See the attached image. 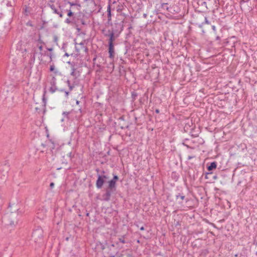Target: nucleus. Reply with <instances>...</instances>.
<instances>
[{
    "label": "nucleus",
    "mask_w": 257,
    "mask_h": 257,
    "mask_svg": "<svg viewBox=\"0 0 257 257\" xmlns=\"http://www.w3.org/2000/svg\"><path fill=\"white\" fill-rule=\"evenodd\" d=\"M123 23L124 22L123 21L114 23L112 25L111 30L110 31L115 34L116 36H119L123 29Z\"/></svg>",
    "instance_id": "f257e3e1"
},
{
    "label": "nucleus",
    "mask_w": 257,
    "mask_h": 257,
    "mask_svg": "<svg viewBox=\"0 0 257 257\" xmlns=\"http://www.w3.org/2000/svg\"><path fill=\"white\" fill-rule=\"evenodd\" d=\"M10 170V166L9 162L7 161L4 165L0 167V178L2 180H6L7 178L9 171Z\"/></svg>",
    "instance_id": "f03ea898"
},
{
    "label": "nucleus",
    "mask_w": 257,
    "mask_h": 257,
    "mask_svg": "<svg viewBox=\"0 0 257 257\" xmlns=\"http://www.w3.org/2000/svg\"><path fill=\"white\" fill-rule=\"evenodd\" d=\"M43 231L40 227H37L32 234V239L35 242H38L43 237Z\"/></svg>",
    "instance_id": "7ed1b4c3"
},
{
    "label": "nucleus",
    "mask_w": 257,
    "mask_h": 257,
    "mask_svg": "<svg viewBox=\"0 0 257 257\" xmlns=\"http://www.w3.org/2000/svg\"><path fill=\"white\" fill-rule=\"evenodd\" d=\"M109 178L107 175L97 174V179L96 181V187L98 189H101L104 183L105 180Z\"/></svg>",
    "instance_id": "20e7f679"
},
{
    "label": "nucleus",
    "mask_w": 257,
    "mask_h": 257,
    "mask_svg": "<svg viewBox=\"0 0 257 257\" xmlns=\"http://www.w3.org/2000/svg\"><path fill=\"white\" fill-rule=\"evenodd\" d=\"M81 17V15L79 14L77 16L76 14L73 15V17H72L70 18H67L65 20V23L68 25L71 26H74L76 25L77 24H79V17Z\"/></svg>",
    "instance_id": "39448f33"
},
{
    "label": "nucleus",
    "mask_w": 257,
    "mask_h": 257,
    "mask_svg": "<svg viewBox=\"0 0 257 257\" xmlns=\"http://www.w3.org/2000/svg\"><path fill=\"white\" fill-rule=\"evenodd\" d=\"M128 241L125 239V235H122L118 238L115 241V245L118 249H120L124 248L123 244L127 243Z\"/></svg>",
    "instance_id": "423d86ee"
},
{
    "label": "nucleus",
    "mask_w": 257,
    "mask_h": 257,
    "mask_svg": "<svg viewBox=\"0 0 257 257\" xmlns=\"http://www.w3.org/2000/svg\"><path fill=\"white\" fill-rule=\"evenodd\" d=\"M115 191V190L107 187L105 189V192L102 195V200L105 201H109L112 194Z\"/></svg>",
    "instance_id": "0eeeda50"
},
{
    "label": "nucleus",
    "mask_w": 257,
    "mask_h": 257,
    "mask_svg": "<svg viewBox=\"0 0 257 257\" xmlns=\"http://www.w3.org/2000/svg\"><path fill=\"white\" fill-rule=\"evenodd\" d=\"M10 222L8 223V225H10L12 227L16 226V225L18 223V219L15 217V214L11 213L9 216Z\"/></svg>",
    "instance_id": "6e6552de"
},
{
    "label": "nucleus",
    "mask_w": 257,
    "mask_h": 257,
    "mask_svg": "<svg viewBox=\"0 0 257 257\" xmlns=\"http://www.w3.org/2000/svg\"><path fill=\"white\" fill-rule=\"evenodd\" d=\"M108 32L109 33V34H104V36L109 37L108 40V44H113V41L116 38L118 37L119 36H116L115 34L110 31V30H109Z\"/></svg>",
    "instance_id": "1a4fd4ad"
},
{
    "label": "nucleus",
    "mask_w": 257,
    "mask_h": 257,
    "mask_svg": "<svg viewBox=\"0 0 257 257\" xmlns=\"http://www.w3.org/2000/svg\"><path fill=\"white\" fill-rule=\"evenodd\" d=\"M50 84L51 86L50 87L49 90L51 93H54L56 90H58V88L56 86V79L55 77H52L50 82Z\"/></svg>",
    "instance_id": "9d476101"
},
{
    "label": "nucleus",
    "mask_w": 257,
    "mask_h": 257,
    "mask_svg": "<svg viewBox=\"0 0 257 257\" xmlns=\"http://www.w3.org/2000/svg\"><path fill=\"white\" fill-rule=\"evenodd\" d=\"M109 58L113 59L114 57V49L113 44H108Z\"/></svg>",
    "instance_id": "9b49d317"
},
{
    "label": "nucleus",
    "mask_w": 257,
    "mask_h": 257,
    "mask_svg": "<svg viewBox=\"0 0 257 257\" xmlns=\"http://www.w3.org/2000/svg\"><path fill=\"white\" fill-rule=\"evenodd\" d=\"M108 185L107 188L116 191V182L113 180H110L109 181H108Z\"/></svg>",
    "instance_id": "f8f14e48"
},
{
    "label": "nucleus",
    "mask_w": 257,
    "mask_h": 257,
    "mask_svg": "<svg viewBox=\"0 0 257 257\" xmlns=\"http://www.w3.org/2000/svg\"><path fill=\"white\" fill-rule=\"evenodd\" d=\"M217 167V163L216 162H213L210 163L209 165L207 166V170L209 171H211L213 170V169H215Z\"/></svg>",
    "instance_id": "ddd939ff"
},
{
    "label": "nucleus",
    "mask_w": 257,
    "mask_h": 257,
    "mask_svg": "<svg viewBox=\"0 0 257 257\" xmlns=\"http://www.w3.org/2000/svg\"><path fill=\"white\" fill-rule=\"evenodd\" d=\"M167 3H163L161 5V8L163 10H166L170 13H172V8L167 6Z\"/></svg>",
    "instance_id": "4468645a"
},
{
    "label": "nucleus",
    "mask_w": 257,
    "mask_h": 257,
    "mask_svg": "<svg viewBox=\"0 0 257 257\" xmlns=\"http://www.w3.org/2000/svg\"><path fill=\"white\" fill-rule=\"evenodd\" d=\"M67 63L71 66V72L76 71V68H75V64L74 62L69 61Z\"/></svg>",
    "instance_id": "2eb2a0df"
},
{
    "label": "nucleus",
    "mask_w": 257,
    "mask_h": 257,
    "mask_svg": "<svg viewBox=\"0 0 257 257\" xmlns=\"http://www.w3.org/2000/svg\"><path fill=\"white\" fill-rule=\"evenodd\" d=\"M48 6L51 8V9L53 10V13L54 14L58 13V11H59L58 9H56L55 6L53 4H49Z\"/></svg>",
    "instance_id": "dca6fc26"
},
{
    "label": "nucleus",
    "mask_w": 257,
    "mask_h": 257,
    "mask_svg": "<svg viewBox=\"0 0 257 257\" xmlns=\"http://www.w3.org/2000/svg\"><path fill=\"white\" fill-rule=\"evenodd\" d=\"M66 11L67 12V15L68 17V18H70L72 17H73V15H75V14L71 11V9L66 10Z\"/></svg>",
    "instance_id": "f3484780"
},
{
    "label": "nucleus",
    "mask_w": 257,
    "mask_h": 257,
    "mask_svg": "<svg viewBox=\"0 0 257 257\" xmlns=\"http://www.w3.org/2000/svg\"><path fill=\"white\" fill-rule=\"evenodd\" d=\"M84 43H85L84 42H81V43H79V45L80 46H81V48L84 49V51L86 53H87L88 52V48L86 47H85L84 46Z\"/></svg>",
    "instance_id": "a211bd4d"
},
{
    "label": "nucleus",
    "mask_w": 257,
    "mask_h": 257,
    "mask_svg": "<svg viewBox=\"0 0 257 257\" xmlns=\"http://www.w3.org/2000/svg\"><path fill=\"white\" fill-rule=\"evenodd\" d=\"M46 93V90H45L44 91V93H43V98H42V100H43V102L44 103V106L46 105V101H47V99H46V98L45 97Z\"/></svg>",
    "instance_id": "6ab92c4d"
},
{
    "label": "nucleus",
    "mask_w": 257,
    "mask_h": 257,
    "mask_svg": "<svg viewBox=\"0 0 257 257\" xmlns=\"http://www.w3.org/2000/svg\"><path fill=\"white\" fill-rule=\"evenodd\" d=\"M179 198L183 200L185 199V197L183 194H179L176 196V199H178Z\"/></svg>",
    "instance_id": "aec40b11"
},
{
    "label": "nucleus",
    "mask_w": 257,
    "mask_h": 257,
    "mask_svg": "<svg viewBox=\"0 0 257 257\" xmlns=\"http://www.w3.org/2000/svg\"><path fill=\"white\" fill-rule=\"evenodd\" d=\"M59 9H61V6H59ZM56 14H57L59 15V17L62 18L63 17V12L62 11H61V10H60L59 11H58V13H56Z\"/></svg>",
    "instance_id": "412c9836"
},
{
    "label": "nucleus",
    "mask_w": 257,
    "mask_h": 257,
    "mask_svg": "<svg viewBox=\"0 0 257 257\" xmlns=\"http://www.w3.org/2000/svg\"><path fill=\"white\" fill-rule=\"evenodd\" d=\"M77 73H79L78 72H76V71H75V72H71L70 75L71 76L74 77L75 78H76L78 76H79V74H77Z\"/></svg>",
    "instance_id": "4be33fe9"
},
{
    "label": "nucleus",
    "mask_w": 257,
    "mask_h": 257,
    "mask_svg": "<svg viewBox=\"0 0 257 257\" xmlns=\"http://www.w3.org/2000/svg\"><path fill=\"white\" fill-rule=\"evenodd\" d=\"M116 252H107V254H108V256L107 257H115V254H116Z\"/></svg>",
    "instance_id": "5701e85b"
},
{
    "label": "nucleus",
    "mask_w": 257,
    "mask_h": 257,
    "mask_svg": "<svg viewBox=\"0 0 257 257\" xmlns=\"http://www.w3.org/2000/svg\"><path fill=\"white\" fill-rule=\"evenodd\" d=\"M107 15L108 18L111 17V12H110V6L108 5L107 9Z\"/></svg>",
    "instance_id": "b1692460"
},
{
    "label": "nucleus",
    "mask_w": 257,
    "mask_h": 257,
    "mask_svg": "<svg viewBox=\"0 0 257 257\" xmlns=\"http://www.w3.org/2000/svg\"><path fill=\"white\" fill-rule=\"evenodd\" d=\"M138 96V94L135 92V91H133L132 92V97L133 99V100H135L136 99V97H137Z\"/></svg>",
    "instance_id": "393cba45"
},
{
    "label": "nucleus",
    "mask_w": 257,
    "mask_h": 257,
    "mask_svg": "<svg viewBox=\"0 0 257 257\" xmlns=\"http://www.w3.org/2000/svg\"><path fill=\"white\" fill-rule=\"evenodd\" d=\"M79 22H80L81 23L82 25H86V23H85V21L84 20V19L80 17H79Z\"/></svg>",
    "instance_id": "a878e982"
},
{
    "label": "nucleus",
    "mask_w": 257,
    "mask_h": 257,
    "mask_svg": "<svg viewBox=\"0 0 257 257\" xmlns=\"http://www.w3.org/2000/svg\"><path fill=\"white\" fill-rule=\"evenodd\" d=\"M59 91H61V92L64 91L66 97H68V96L69 95V94L70 93V91H64V89H60V90H59Z\"/></svg>",
    "instance_id": "bb28decb"
},
{
    "label": "nucleus",
    "mask_w": 257,
    "mask_h": 257,
    "mask_svg": "<svg viewBox=\"0 0 257 257\" xmlns=\"http://www.w3.org/2000/svg\"><path fill=\"white\" fill-rule=\"evenodd\" d=\"M111 180L116 182V181L118 180V177L116 175L113 174V178Z\"/></svg>",
    "instance_id": "cd10ccee"
},
{
    "label": "nucleus",
    "mask_w": 257,
    "mask_h": 257,
    "mask_svg": "<svg viewBox=\"0 0 257 257\" xmlns=\"http://www.w3.org/2000/svg\"><path fill=\"white\" fill-rule=\"evenodd\" d=\"M200 3L201 6H205L207 8V2L205 1L201 0Z\"/></svg>",
    "instance_id": "c85d7f7f"
},
{
    "label": "nucleus",
    "mask_w": 257,
    "mask_h": 257,
    "mask_svg": "<svg viewBox=\"0 0 257 257\" xmlns=\"http://www.w3.org/2000/svg\"><path fill=\"white\" fill-rule=\"evenodd\" d=\"M190 135L193 138H196L198 136V134L197 133H193L192 131L190 132Z\"/></svg>",
    "instance_id": "c756f323"
},
{
    "label": "nucleus",
    "mask_w": 257,
    "mask_h": 257,
    "mask_svg": "<svg viewBox=\"0 0 257 257\" xmlns=\"http://www.w3.org/2000/svg\"><path fill=\"white\" fill-rule=\"evenodd\" d=\"M73 26H74L76 28V29L77 30L78 32H80L81 31V29L79 27L78 24H77L76 25H75Z\"/></svg>",
    "instance_id": "7c9ffc66"
},
{
    "label": "nucleus",
    "mask_w": 257,
    "mask_h": 257,
    "mask_svg": "<svg viewBox=\"0 0 257 257\" xmlns=\"http://www.w3.org/2000/svg\"><path fill=\"white\" fill-rule=\"evenodd\" d=\"M115 246H116V245H115V241L114 242V243H112V244H110V245H108L107 247L109 249H111V247H114Z\"/></svg>",
    "instance_id": "2f4dec72"
},
{
    "label": "nucleus",
    "mask_w": 257,
    "mask_h": 257,
    "mask_svg": "<svg viewBox=\"0 0 257 257\" xmlns=\"http://www.w3.org/2000/svg\"><path fill=\"white\" fill-rule=\"evenodd\" d=\"M55 69V66L54 65H51L50 67V71L52 72L54 71Z\"/></svg>",
    "instance_id": "473e14b6"
},
{
    "label": "nucleus",
    "mask_w": 257,
    "mask_h": 257,
    "mask_svg": "<svg viewBox=\"0 0 257 257\" xmlns=\"http://www.w3.org/2000/svg\"><path fill=\"white\" fill-rule=\"evenodd\" d=\"M62 114L63 115H64V116H66L68 118V115L69 114V112L67 111H64Z\"/></svg>",
    "instance_id": "72a5a7b5"
},
{
    "label": "nucleus",
    "mask_w": 257,
    "mask_h": 257,
    "mask_svg": "<svg viewBox=\"0 0 257 257\" xmlns=\"http://www.w3.org/2000/svg\"><path fill=\"white\" fill-rule=\"evenodd\" d=\"M47 56L49 57L50 58V62H51L52 61V55L51 53H50L49 54H47Z\"/></svg>",
    "instance_id": "f704fd0d"
},
{
    "label": "nucleus",
    "mask_w": 257,
    "mask_h": 257,
    "mask_svg": "<svg viewBox=\"0 0 257 257\" xmlns=\"http://www.w3.org/2000/svg\"><path fill=\"white\" fill-rule=\"evenodd\" d=\"M68 87H69V91H71V90H72V89L74 87V86L73 85H71V84Z\"/></svg>",
    "instance_id": "c9c22d12"
},
{
    "label": "nucleus",
    "mask_w": 257,
    "mask_h": 257,
    "mask_svg": "<svg viewBox=\"0 0 257 257\" xmlns=\"http://www.w3.org/2000/svg\"><path fill=\"white\" fill-rule=\"evenodd\" d=\"M212 174H213V173L212 172L206 173L205 178L206 179H207L208 178V175H211Z\"/></svg>",
    "instance_id": "e433bc0d"
},
{
    "label": "nucleus",
    "mask_w": 257,
    "mask_h": 257,
    "mask_svg": "<svg viewBox=\"0 0 257 257\" xmlns=\"http://www.w3.org/2000/svg\"><path fill=\"white\" fill-rule=\"evenodd\" d=\"M39 50L40 51V52H41L43 50V46L42 45H40L39 46L38 45H37Z\"/></svg>",
    "instance_id": "4c0bfd02"
},
{
    "label": "nucleus",
    "mask_w": 257,
    "mask_h": 257,
    "mask_svg": "<svg viewBox=\"0 0 257 257\" xmlns=\"http://www.w3.org/2000/svg\"><path fill=\"white\" fill-rule=\"evenodd\" d=\"M54 186V183L53 182H51L50 184V187L51 189H52Z\"/></svg>",
    "instance_id": "58836bf2"
},
{
    "label": "nucleus",
    "mask_w": 257,
    "mask_h": 257,
    "mask_svg": "<svg viewBox=\"0 0 257 257\" xmlns=\"http://www.w3.org/2000/svg\"><path fill=\"white\" fill-rule=\"evenodd\" d=\"M193 158H194V156H189L188 157V158H187V160H190L192 159Z\"/></svg>",
    "instance_id": "ea45409f"
},
{
    "label": "nucleus",
    "mask_w": 257,
    "mask_h": 257,
    "mask_svg": "<svg viewBox=\"0 0 257 257\" xmlns=\"http://www.w3.org/2000/svg\"><path fill=\"white\" fill-rule=\"evenodd\" d=\"M133 29V27L132 26V25H130V26H129V27H128V30L129 31H130V30H131V29ZM130 33H131V32H130V31H129V33H128V34H130Z\"/></svg>",
    "instance_id": "a19ab883"
},
{
    "label": "nucleus",
    "mask_w": 257,
    "mask_h": 257,
    "mask_svg": "<svg viewBox=\"0 0 257 257\" xmlns=\"http://www.w3.org/2000/svg\"><path fill=\"white\" fill-rule=\"evenodd\" d=\"M126 257H133L132 253H127Z\"/></svg>",
    "instance_id": "79ce46f5"
},
{
    "label": "nucleus",
    "mask_w": 257,
    "mask_h": 257,
    "mask_svg": "<svg viewBox=\"0 0 257 257\" xmlns=\"http://www.w3.org/2000/svg\"><path fill=\"white\" fill-rule=\"evenodd\" d=\"M47 49L48 51H50V52L52 51L53 50V48H47Z\"/></svg>",
    "instance_id": "37998d69"
},
{
    "label": "nucleus",
    "mask_w": 257,
    "mask_h": 257,
    "mask_svg": "<svg viewBox=\"0 0 257 257\" xmlns=\"http://www.w3.org/2000/svg\"><path fill=\"white\" fill-rule=\"evenodd\" d=\"M40 54L42 56V55H47V54L46 53V52H45L44 53H43L42 52H40Z\"/></svg>",
    "instance_id": "c03bdc74"
},
{
    "label": "nucleus",
    "mask_w": 257,
    "mask_h": 257,
    "mask_svg": "<svg viewBox=\"0 0 257 257\" xmlns=\"http://www.w3.org/2000/svg\"><path fill=\"white\" fill-rule=\"evenodd\" d=\"M67 84H68V86H69V85H71L70 80H68L67 81Z\"/></svg>",
    "instance_id": "a18cd8bd"
},
{
    "label": "nucleus",
    "mask_w": 257,
    "mask_h": 257,
    "mask_svg": "<svg viewBox=\"0 0 257 257\" xmlns=\"http://www.w3.org/2000/svg\"><path fill=\"white\" fill-rule=\"evenodd\" d=\"M155 112L157 113H159L160 112V110L159 109H156L155 110Z\"/></svg>",
    "instance_id": "49530a36"
},
{
    "label": "nucleus",
    "mask_w": 257,
    "mask_h": 257,
    "mask_svg": "<svg viewBox=\"0 0 257 257\" xmlns=\"http://www.w3.org/2000/svg\"><path fill=\"white\" fill-rule=\"evenodd\" d=\"M105 248V246H104V245H101V249H102V250H103V249H104Z\"/></svg>",
    "instance_id": "de8ad7c7"
},
{
    "label": "nucleus",
    "mask_w": 257,
    "mask_h": 257,
    "mask_svg": "<svg viewBox=\"0 0 257 257\" xmlns=\"http://www.w3.org/2000/svg\"><path fill=\"white\" fill-rule=\"evenodd\" d=\"M214 179H216L217 178V177L216 175H213L212 177Z\"/></svg>",
    "instance_id": "09e8293b"
},
{
    "label": "nucleus",
    "mask_w": 257,
    "mask_h": 257,
    "mask_svg": "<svg viewBox=\"0 0 257 257\" xmlns=\"http://www.w3.org/2000/svg\"><path fill=\"white\" fill-rule=\"evenodd\" d=\"M140 230H145L144 227V226H142V227L140 228Z\"/></svg>",
    "instance_id": "8fccbe9b"
},
{
    "label": "nucleus",
    "mask_w": 257,
    "mask_h": 257,
    "mask_svg": "<svg viewBox=\"0 0 257 257\" xmlns=\"http://www.w3.org/2000/svg\"><path fill=\"white\" fill-rule=\"evenodd\" d=\"M245 2V1L244 0H241L240 2V4H241L242 3H244Z\"/></svg>",
    "instance_id": "3c124183"
},
{
    "label": "nucleus",
    "mask_w": 257,
    "mask_h": 257,
    "mask_svg": "<svg viewBox=\"0 0 257 257\" xmlns=\"http://www.w3.org/2000/svg\"><path fill=\"white\" fill-rule=\"evenodd\" d=\"M38 41H39L40 43H44V42H42V41L40 39H39L38 40Z\"/></svg>",
    "instance_id": "603ef678"
},
{
    "label": "nucleus",
    "mask_w": 257,
    "mask_h": 257,
    "mask_svg": "<svg viewBox=\"0 0 257 257\" xmlns=\"http://www.w3.org/2000/svg\"><path fill=\"white\" fill-rule=\"evenodd\" d=\"M68 3H69V4H70V5H71V6H74V5H75V4H74V3H70V2H68Z\"/></svg>",
    "instance_id": "864d4df0"
},
{
    "label": "nucleus",
    "mask_w": 257,
    "mask_h": 257,
    "mask_svg": "<svg viewBox=\"0 0 257 257\" xmlns=\"http://www.w3.org/2000/svg\"><path fill=\"white\" fill-rule=\"evenodd\" d=\"M79 103H80L79 101L76 100V103L77 105H78L79 104Z\"/></svg>",
    "instance_id": "5fc2aeb1"
},
{
    "label": "nucleus",
    "mask_w": 257,
    "mask_h": 257,
    "mask_svg": "<svg viewBox=\"0 0 257 257\" xmlns=\"http://www.w3.org/2000/svg\"><path fill=\"white\" fill-rule=\"evenodd\" d=\"M27 25L30 26H32V25L30 22H28Z\"/></svg>",
    "instance_id": "6e6d98bb"
},
{
    "label": "nucleus",
    "mask_w": 257,
    "mask_h": 257,
    "mask_svg": "<svg viewBox=\"0 0 257 257\" xmlns=\"http://www.w3.org/2000/svg\"><path fill=\"white\" fill-rule=\"evenodd\" d=\"M104 173H105V171H104L103 170V171H101V174H102L101 175H104Z\"/></svg>",
    "instance_id": "4d7b16f0"
},
{
    "label": "nucleus",
    "mask_w": 257,
    "mask_h": 257,
    "mask_svg": "<svg viewBox=\"0 0 257 257\" xmlns=\"http://www.w3.org/2000/svg\"><path fill=\"white\" fill-rule=\"evenodd\" d=\"M96 59V57H94V58L93 59V62L95 61Z\"/></svg>",
    "instance_id": "13d9d810"
},
{
    "label": "nucleus",
    "mask_w": 257,
    "mask_h": 257,
    "mask_svg": "<svg viewBox=\"0 0 257 257\" xmlns=\"http://www.w3.org/2000/svg\"><path fill=\"white\" fill-rule=\"evenodd\" d=\"M216 39V40H220V38L219 36H217Z\"/></svg>",
    "instance_id": "bf43d9fd"
},
{
    "label": "nucleus",
    "mask_w": 257,
    "mask_h": 257,
    "mask_svg": "<svg viewBox=\"0 0 257 257\" xmlns=\"http://www.w3.org/2000/svg\"><path fill=\"white\" fill-rule=\"evenodd\" d=\"M18 213H22V212L21 211H19V210H17Z\"/></svg>",
    "instance_id": "052dcab7"
},
{
    "label": "nucleus",
    "mask_w": 257,
    "mask_h": 257,
    "mask_svg": "<svg viewBox=\"0 0 257 257\" xmlns=\"http://www.w3.org/2000/svg\"><path fill=\"white\" fill-rule=\"evenodd\" d=\"M65 56H69V54H68L67 53H66L65 54Z\"/></svg>",
    "instance_id": "680f3d73"
},
{
    "label": "nucleus",
    "mask_w": 257,
    "mask_h": 257,
    "mask_svg": "<svg viewBox=\"0 0 257 257\" xmlns=\"http://www.w3.org/2000/svg\"><path fill=\"white\" fill-rule=\"evenodd\" d=\"M96 171L98 173L99 171V169H96Z\"/></svg>",
    "instance_id": "e2e57ef3"
},
{
    "label": "nucleus",
    "mask_w": 257,
    "mask_h": 257,
    "mask_svg": "<svg viewBox=\"0 0 257 257\" xmlns=\"http://www.w3.org/2000/svg\"><path fill=\"white\" fill-rule=\"evenodd\" d=\"M183 144L184 146H187V147H189V146H187V145H185V144H184V143H183Z\"/></svg>",
    "instance_id": "0e129e2a"
},
{
    "label": "nucleus",
    "mask_w": 257,
    "mask_h": 257,
    "mask_svg": "<svg viewBox=\"0 0 257 257\" xmlns=\"http://www.w3.org/2000/svg\"><path fill=\"white\" fill-rule=\"evenodd\" d=\"M120 128H121V129H123V128H124V127H123V126H120Z\"/></svg>",
    "instance_id": "69168bd1"
},
{
    "label": "nucleus",
    "mask_w": 257,
    "mask_h": 257,
    "mask_svg": "<svg viewBox=\"0 0 257 257\" xmlns=\"http://www.w3.org/2000/svg\"><path fill=\"white\" fill-rule=\"evenodd\" d=\"M86 215V216H88L89 215V213L87 212Z\"/></svg>",
    "instance_id": "338daca9"
},
{
    "label": "nucleus",
    "mask_w": 257,
    "mask_h": 257,
    "mask_svg": "<svg viewBox=\"0 0 257 257\" xmlns=\"http://www.w3.org/2000/svg\"><path fill=\"white\" fill-rule=\"evenodd\" d=\"M119 119H122V120H123V118H122V117H120V118H119Z\"/></svg>",
    "instance_id": "774afa93"
}]
</instances>
